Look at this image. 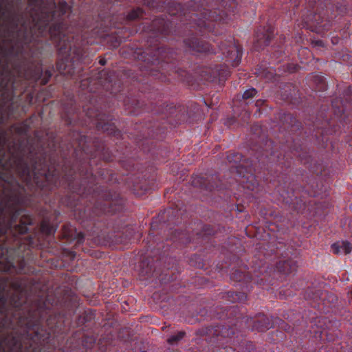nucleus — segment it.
<instances>
[{
    "label": "nucleus",
    "mask_w": 352,
    "mask_h": 352,
    "mask_svg": "<svg viewBox=\"0 0 352 352\" xmlns=\"http://www.w3.org/2000/svg\"><path fill=\"white\" fill-rule=\"evenodd\" d=\"M107 8L122 0H101ZM151 9L166 11L170 16H176L181 23L179 28L173 30V22L163 17H156L151 24L149 30L155 38L154 43L150 41L144 50L137 47L131 50L132 56L142 63L140 67L144 74L169 81L166 76L174 74V78L190 83L192 76L184 69L183 62L177 51L166 48L160 39L167 38L175 34L184 37L183 43L188 50L195 54L211 55L217 50L208 42L198 36L209 37L221 33L220 25L228 23L238 13L239 3L236 0H140ZM149 43V41H148Z\"/></svg>",
    "instance_id": "nucleus-1"
},
{
    "label": "nucleus",
    "mask_w": 352,
    "mask_h": 352,
    "mask_svg": "<svg viewBox=\"0 0 352 352\" xmlns=\"http://www.w3.org/2000/svg\"><path fill=\"white\" fill-rule=\"evenodd\" d=\"M31 8L30 14L32 24L25 20L23 14H12L9 16L12 31L16 32L21 47L18 52L22 54L24 48L36 37H43L49 34L51 40L58 48V58L56 63L57 70L65 76L74 77L79 76L81 67L78 65L85 62L83 45L95 43L92 38L104 37L109 28L123 29L129 32L127 36L118 35L113 43L118 47L126 37L137 33L140 29L130 28V23L142 19L144 11L140 8L132 10L127 15L114 16L109 10L108 16L100 13L98 17L101 21H96L93 25L87 21L76 22L69 25L64 19L66 14L72 12L71 6L63 0L58 4L47 0H28Z\"/></svg>",
    "instance_id": "nucleus-2"
},
{
    "label": "nucleus",
    "mask_w": 352,
    "mask_h": 352,
    "mask_svg": "<svg viewBox=\"0 0 352 352\" xmlns=\"http://www.w3.org/2000/svg\"><path fill=\"white\" fill-rule=\"evenodd\" d=\"M73 142L67 151L58 149L54 140L47 146L40 138L12 142L8 145V151L13 165L21 172L20 176H56L50 174L52 169L65 173L64 176H96L94 166L101 160L111 162L118 160L126 170H137L141 173H152L155 164L164 162L158 155L161 151L151 150L148 138L154 134L143 135L136 139L140 155L135 152L129 155L128 151L122 156H117L106 148L104 142L98 138L93 140L76 132L74 133Z\"/></svg>",
    "instance_id": "nucleus-3"
},
{
    "label": "nucleus",
    "mask_w": 352,
    "mask_h": 352,
    "mask_svg": "<svg viewBox=\"0 0 352 352\" xmlns=\"http://www.w3.org/2000/svg\"><path fill=\"white\" fill-rule=\"evenodd\" d=\"M251 131L259 139L251 148V157L244 158L241 153L237 152L229 151L227 153L226 162L232 176H245V174L255 176L259 168H266L268 162H275L281 168H289L294 157L305 165L312 162L309 151L300 143L299 140L291 137L282 142L280 136H278L280 151H275L278 147L274 145L275 141L261 135L263 130L260 124H254Z\"/></svg>",
    "instance_id": "nucleus-4"
},
{
    "label": "nucleus",
    "mask_w": 352,
    "mask_h": 352,
    "mask_svg": "<svg viewBox=\"0 0 352 352\" xmlns=\"http://www.w3.org/2000/svg\"><path fill=\"white\" fill-rule=\"evenodd\" d=\"M18 326L23 333L12 331L2 338L0 346L3 352H45V346L54 332L51 325V310L45 301L38 299L29 309L27 316L19 314Z\"/></svg>",
    "instance_id": "nucleus-5"
},
{
    "label": "nucleus",
    "mask_w": 352,
    "mask_h": 352,
    "mask_svg": "<svg viewBox=\"0 0 352 352\" xmlns=\"http://www.w3.org/2000/svg\"><path fill=\"white\" fill-rule=\"evenodd\" d=\"M348 98L349 96H346L344 101L342 98L332 100L331 110L333 118L329 119L327 115L324 116V113L321 112L317 115L314 121L309 119L305 121L307 127L305 133H309L315 138L320 147L327 146L329 140L328 135L337 131L336 126L344 127L352 120V101H348Z\"/></svg>",
    "instance_id": "nucleus-6"
},
{
    "label": "nucleus",
    "mask_w": 352,
    "mask_h": 352,
    "mask_svg": "<svg viewBox=\"0 0 352 352\" xmlns=\"http://www.w3.org/2000/svg\"><path fill=\"white\" fill-rule=\"evenodd\" d=\"M196 333L207 336V341L220 348V352H256L253 342L239 337V333L230 325L205 327L197 330Z\"/></svg>",
    "instance_id": "nucleus-7"
},
{
    "label": "nucleus",
    "mask_w": 352,
    "mask_h": 352,
    "mask_svg": "<svg viewBox=\"0 0 352 352\" xmlns=\"http://www.w3.org/2000/svg\"><path fill=\"white\" fill-rule=\"evenodd\" d=\"M68 183L69 190L82 197H87L91 194V199L94 200L92 210L93 213L99 215L100 214H114L122 210L124 200L120 193L107 190L103 187L96 186L94 189L86 188L82 186L74 187V183L77 182L76 177H61Z\"/></svg>",
    "instance_id": "nucleus-8"
},
{
    "label": "nucleus",
    "mask_w": 352,
    "mask_h": 352,
    "mask_svg": "<svg viewBox=\"0 0 352 352\" xmlns=\"http://www.w3.org/2000/svg\"><path fill=\"white\" fill-rule=\"evenodd\" d=\"M28 193L24 186L17 184L16 189H12L6 195V204L11 206L14 210L10 221L5 228H0V236L6 235L8 232H14L16 234H23L28 232V226L32 224V218L29 215H22V210L16 209L19 206H27L29 202Z\"/></svg>",
    "instance_id": "nucleus-9"
},
{
    "label": "nucleus",
    "mask_w": 352,
    "mask_h": 352,
    "mask_svg": "<svg viewBox=\"0 0 352 352\" xmlns=\"http://www.w3.org/2000/svg\"><path fill=\"white\" fill-rule=\"evenodd\" d=\"M334 0H314L316 11L310 21H307V28L317 34H323L330 30L332 21L338 14L347 12L346 6Z\"/></svg>",
    "instance_id": "nucleus-10"
},
{
    "label": "nucleus",
    "mask_w": 352,
    "mask_h": 352,
    "mask_svg": "<svg viewBox=\"0 0 352 352\" xmlns=\"http://www.w3.org/2000/svg\"><path fill=\"white\" fill-rule=\"evenodd\" d=\"M81 87L88 89L89 92H105V96L115 97L118 100L122 98L121 83L116 79L114 72L102 69L91 77L81 80Z\"/></svg>",
    "instance_id": "nucleus-11"
},
{
    "label": "nucleus",
    "mask_w": 352,
    "mask_h": 352,
    "mask_svg": "<svg viewBox=\"0 0 352 352\" xmlns=\"http://www.w3.org/2000/svg\"><path fill=\"white\" fill-rule=\"evenodd\" d=\"M268 266L262 264L258 270H254V274L247 270L245 267H239L233 268L230 273V279L236 282L240 287L245 291L250 292L253 288V285L265 286L267 285H274L273 280L267 272Z\"/></svg>",
    "instance_id": "nucleus-12"
},
{
    "label": "nucleus",
    "mask_w": 352,
    "mask_h": 352,
    "mask_svg": "<svg viewBox=\"0 0 352 352\" xmlns=\"http://www.w3.org/2000/svg\"><path fill=\"white\" fill-rule=\"evenodd\" d=\"M217 43L218 50L221 54V58L225 59L232 67L238 66L241 60L243 51L242 47L235 42L234 38L231 36L226 38L221 37Z\"/></svg>",
    "instance_id": "nucleus-13"
},
{
    "label": "nucleus",
    "mask_w": 352,
    "mask_h": 352,
    "mask_svg": "<svg viewBox=\"0 0 352 352\" xmlns=\"http://www.w3.org/2000/svg\"><path fill=\"white\" fill-rule=\"evenodd\" d=\"M24 76L28 80L34 82L41 81V84L45 85L52 76V71L47 69L43 72L41 63H31L25 69Z\"/></svg>",
    "instance_id": "nucleus-14"
},
{
    "label": "nucleus",
    "mask_w": 352,
    "mask_h": 352,
    "mask_svg": "<svg viewBox=\"0 0 352 352\" xmlns=\"http://www.w3.org/2000/svg\"><path fill=\"white\" fill-rule=\"evenodd\" d=\"M94 118V122L98 131H102L107 134L119 138L121 136V131H119L114 123L111 122V118L109 115L104 113H97Z\"/></svg>",
    "instance_id": "nucleus-15"
},
{
    "label": "nucleus",
    "mask_w": 352,
    "mask_h": 352,
    "mask_svg": "<svg viewBox=\"0 0 352 352\" xmlns=\"http://www.w3.org/2000/svg\"><path fill=\"white\" fill-rule=\"evenodd\" d=\"M277 190L283 198V202L292 206L295 210H300L305 208L306 201L302 196H298L299 192L296 190L287 188L281 191L280 188L278 187Z\"/></svg>",
    "instance_id": "nucleus-16"
},
{
    "label": "nucleus",
    "mask_w": 352,
    "mask_h": 352,
    "mask_svg": "<svg viewBox=\"0 0 352 352\" xmlns=\"http://www.w3.org/2000/svg\"><path fill=\"white\" fill-rule=\"evenodd\" d=\"M274 36V28L271 25L260 27L255 33L253 48L256 51L263 50L267 46Z\"/></svg>",
    "instance_id": "nucleus-17"
},
{
    "label": "nucleus",
    "mask_w": 352,
    "mask_h": 352,
    "mask_svg": "<svg viewBox=\"0 0 352 352\" xmlns=\"http://www.w3.org/2000/svg\"><path fill=\"white\" fill-rule=\"evenodd\" d=\"M280 126V128L283 131L288 133L289 135L292 134L298 135V132L302 129L301 122L296 120V118L290 113H280L279 116Z\"/></svg>",
    "instance_id": "nucleus-18"
},
{
    "label": "nucleus",
    "mask_w": 352,
    "mask_h": 352,
    "mask_svg": "<svg viewBox=\"0 0 352 352\" xmlns=\"http://www.w3.org/2000/svg\"><path fill=\"white\" fill-rule=\"evenodd\" d=\"M311 329L310 332L314 333L317 338L324 340L328 336L329 326L327 324V318L324 317H316L311 321Z\"/></svg>",
    "instance_id": "nucleus-19"
},
{
    "label": "nucleus",
    "mask_w": 352,
    "mask_h": 352,
    "mask_svg": "<svg viewBox=\"0 0 352 352\" xmlns=\"http://www.w3.org/2000/svg\"><path fill=\"white\" fill-rule=\"evenodd\" d=\"M195 236L194 232L190 230H180L179 229H175L173 230L170 229V235L167 238V241L170 240L173 243H179L181 245H186L194 240Z\"/></svg>",
    "instance_id": "nucleus-20"
},
{
    "label": "nucleus",
    "mask_w": 352,
    "mask_h": 352,
    "mask_svg": "<svg viewBox=\"0 0 352 352\" xmlns=\"http://www.w3.org/2000/svg\"><path fill=\"white\" fill-rule=\"evenodd\" d=\"M250 324H252V329L258 331H265L272 327H274L275 320L267 317L264 314H259L254 318H250Z\"/></svg>",
    "instance_id": "nucleus-21"
},
{
    "label": "nucleus",
    "mask_w": 352,
    "mask_h": 352,
    "mask_svg": "<svg viewBox=\"0 0 352 352\" xmlns=\"http://www.w3.org/2000/svg\"><path fill=\"white\" fill-rule=\"evenodd\" d=\"M25 179L23 182L28 186L30 183L34 182L36 184L37 188H39L41 192L45 193L47 191H52L56 187V185H52L50 183L54 181V179H58V177H23Z\"/></svg>",
    "instance_id": "nucleus-22"
},
{
    "label": "nucleus",
    "mask_w": 352,
    "mask_h": 352,
    "mask_svg": "<svg viewBox=\"0 0 352 352\" xmlns=\"http://www.w3.org/2000/svg\"><path fill=\"white\" fill-rule=\"evenodd\" d=\"M206 75L202 77L207 80H213L219 78V80H225L230 75V71L228 66L225 65H217L214 68L210 69L208 72L206 71Z\"/></svg>",
    "instance_id": "nucleus-23"
},
{
    "label": "nucleus",
    "mask_w": 352,
    "mask_h": 352,
    "mask_svg": "<svg viewBox=\"0 0 352 352\" xmlns=\"http://www.w3.org/2000/svg\"><path fill=\"white\" fill-rule=\"evenodd\" d=\"M62 237L67 241H76V245L82 244L85 239L82 232H78L76 229L70 224H65L62 228Z\"/></svg>",
    "instance_id": "nucleus-24"
},
{
    "label": "nucleus",
    "mask_w": 352,
    "mask_h": 352,
    "mask_svg": "<svg viewBox=\"0 0 352 352\" xmlns=\"http://www.w3.org/2000/svg\"><path fill=\"white\" fill-rule=\"evenodd\" d=\"M123 104L125 109L129 111L128 113L132 115H138L142 111L149 110L148 108L145 107L143 102L137 98L127 97L124 99Z\"/></svg>",
    "instance_id": "nucleus-25"
},
{
    "label": "nucleus",
    "mask_w": 352,
    "mask_h": 352,
    "mask_svg": "<svg viewBox=\"0 0 352 352\" xmlns=\"http://www.w3.org/2000/svg\"><path fill=\"white\" fill-rule=\"evenodd\" d=\"M297 269L296 261L291 258L287 259H281L277 262L276 268L274 271V275L276 273H279L283 275H287L289 274L295 272Z\"/></svg>",
    "instance_id": "nucleus-26"
},
{
    "label": "nucleus",
    "mask_w": 352,
    "mask_h": 352,
    "mask_svg": "<svg viewBox=\"0 0 352 352\" xmlns=\"http://www.w3.org/2000/svg\"><path fill=\"white\" fill-rule=\"evenodd\" d=\"M153 259L151 258H143L140 263V275L147 279L157 274L153 263Z\"/></svg>",
    "instance_id": "nucleus-27"
},
{
    "label": "nucleus",
    "mask_w": 352,
    "mask_h": 352,
    "mask_svg": "<svg viewBox=\"0 0 352 352\" xmlns=\"http://www.w3.org/2000/svg\"><path fill=\"white\" fill-rule=\"evenodd\" d=\"M309 84L315 91H324L327 88V82L323 76L318 74H311L308 77Z\"/></svg>",
    "instance_id": "nucleus-28"
},
{
    "label": "nucleus",
    "mask_w": 352,
    "mask_h": 352,
    "mask_svg": "<svg viewBox=\"0 0 352 352\" xmlns=\"http://www.w3.org/2000/svg\"><path fill=\"white\" fill-rule=\"evenodd\" d=\"M0 333L3 329H14V316L12 318L8 316L6 307L0 306Z\"/></svg>",
    "instance_id": "nucleus-29"
},
{
    "label": "nucleus",
    "mask_w": 352,
    "mask_h": 352,
    "mask_svg": "<svg viewBox=\"0 0 352 352\" xmlns=\"http://www.w3.org/2000/svg\"><path fill=\"white\" fill-rule=\"evenodd\" d=\"M331 249L335 254H347L351 252L352 245L348 241H341L332 244Z\"/></svg>",
    "instance_id": "nucleus-30"
},
{
    "label": "nucleus",
    "mask_w": 352,
    "mask_h": 352,
    "mask_svg": "<svg viewBox=\"0 0 352 352\" xmlns=\"http://www.w3.org/2000/svg\"><path fill=\"white\" fill-rule=\"evenodd\" d=\"M223 298L231 302H244L247 299V294L245 292H228L224 294Z\"/></svg>",
    "instance_id": "nucleus-31"
},
{
    "label": "nucleus",
    "mask_w": 352,
    "mask_h": 352,
    "mask_svg": "<svg viewBox=\"0 0 352 352\" xmlns=\"http://www.w3.org/2000/svg\"><path fill=\"white\" fill-rule=\"evenodd\" d=\"M40 229L41 232L45 235L51 236L55 234L57 226L51 223L49 220L44 219L41 223Z\"/></svg>",
    "instance_id": "nucleus-32"
},
{
    "label": "nucleus",
    "mask_w": 352,
    "mask_h": 352,
    "mask_svg": "<svg viewBox=\"0 0 352 352\" xmlns=\"http://www.w3.org/2000/svg\"><path fill=\"white\" fill-rule=\"evenodd\" d=\"M214 232L215 231L212 226L210 225H204L201 227V231L196 232V236L197 239H200L212 235L214 234Z\"/></svg>",
    "instance_id": "nucleus-33"
},
{
    "label": "nucleus",
    "mask_w": 352,
    "mask_h": 352,
    "mask_svg": "<svg viewBox=\"0 0 352 352\" xmlns=\"http://www.w3.org/2000/svg\"><path fill=\"white\" fill-rule=\"evenodd\" d=\"M186 335V332L184 331H179L175 335H172L170 336L167 342L169 344L173 345L177 344L178 342L182 340Z\"/></svg>",
    "instance_id": "nucleus-34"
},
{
    "label": "nucleus",
    "mask_w": 352,
    "mask_h": 352,
    "mask_svg": "<svg viewBox=\"0 0 352 352\" xmlns=\"http://www.w3.org/2000/svg\"><path fill=\"white\" fill-rule=\"evenodd\" d=\"M96 311L94 310H89L85 311L84 314L80 317L79 320L80 322L82 324H85L87 322H91L92 320L95 318Z\"/></svg>",
    "instance_id": "nucleus-35"
},
{
    "label": "nucleus",
    "mask_w": 352,
    "mask_h": 352,
    "mask_svg": "<svg viewBox=\"0 0 352 352\" xmlns=\"http://www.w3.org/2000/svg\"><path fill=\"white\" fill-rule=\"evenodd\" d=\"M308 179H309V182H311V181H314V182H316V183H322V179L323 177H307ZM317 188L318 189L317 190H313V192H309V194L310 195V196H316V195H320V193L322 192H325L326 190H327V188H324V190H322V188H319L318 187V184H317Z\"/></svg>",
    "instance_id": "nucleus-36"
},
{
    "label": "nucleus",
    "mask_w": 352,
    "mask_h": 352,
    "mask_svg": "<svg viewBox=\"0 0 352 352\" xmlns=\"http://www.w3.org/2000/svg\"><path fill=\"white\" fill-rule=\"evenodd\" d=\"M275 323L278 324L279 327L287 333H293L295 331L294 327H292L290 324L286 323L279 318L275 319Z\"/></svg>",
    "instance_id": "nucleus-37"
},
{
    "label": "nucleus",
    "mask_w": 352,
    "mask_h": 352,
    "mask_svg": "<svg viewBox=\"0 0 352 352\" xmlns=\"http://www.w3.org/2000/svg\"><path fill=\"white\" fill-rule=\"evenodd\" d=\"M8 144V138L6 131L0 133V155L5 153V147Z\"/></svg>",
    "instance_id": "nucleus-38"
},
{
    "label": "nucleus",
    "mask_w": 352,
    "mask_h": 352,
    "mask_svg": "<svg viewBox=\"0 0 352 352\" xmlns=\"http://www.w3.org/2000/svg\"><path fill=\"white\" fill-rule=\"evenodd\" d=\"M10 303L19 310L22 309L23 302L21 300L20 294H13L10 298Z\"/></svg>",
    "instance_id": "nucleus-39"
},
{
    "label": "nucleus",
    "mask_w": 352,
    "mask_h": 352,
    "mask_svg": "<svg viewBox=\"0 0 352 352\" xmlns=\"http://www.w3.org/2000/svg\"><path fill=\"white\" fill-rule=\"evenodd\" d=\"M340 63L346 65H352V54L347 51L340 52Z\"/></svg>",
    "instance_id": "nucleus-40"
},
{
    "label": "nucleus",
    "mask_w": 352,
    "mask_h": 352,
    "mask_svg": "<svg viewBox=\"0 0 352 352\" xmlns=\"http://www.w3.org/2000/svg\"><path fill=\"white\" fill-rule=\"evenodd\" d=\"M256 94L257 90L254 88H250L249 89L245 90L242 95L243 102L247 104L248 102H245V101L254 98V96H256Z\"/></svg>",
    "instance_id": "nucleus-41"
},
{
    "label": "nucleus",
    "mask_w": 352,
    "mask_h": 352,
    "mask_svg": "<svg viewBox=\"0 0 352 352\" xmlns=\"http://www.w3.org/2000/svg\"><path fill=\"white\" fill-rule=\"evenodd\" d=\"M251 111L249 109H246L245 107L243 109V116L241 118L242 124H248L250 118Z\"/></svg>",
    "instance_id": "nucleus-42"
},
{
    "label": "nucleus",
    "mask_w": 352,
    "mask_h": 352,
    "mask_svg": "<svg viewBox=\"0 0 352 352\" xmlns=\"http://www.w3.org/2000/svg\"><path fill=\"white\" fill-rule=\"evenodd\" d=\"M28 131V126L25 123L23 122L21 126H19L16 128V132L19 134H25Z\"/></svg>",
    "instance_id": "nucleus-43"
},
{
    "label": "nucleus",
    "mask_w": 352,
    "mask_h": 352,
    "mask_svg": "<svg viewBox=\"0 0 352 352\" xmlns=\"http://www.w3.org/2000/svg\"><path fill=\"white\" fill-rule=\"evenodd\" d=\"M7 304V298L3 294L2 292H0V306L6 307Z\"/></svg>",
    "instance_id": "nucleus-44"
},
{
    "label": "nucleus",
    "mask_w": 352,
    "mask_h": 352,
    "mask_svg": "<svg viewBox=\"0 0 352 352\" xmlns=\"http://www.w3.org/2000/svg\"><path fill=\"white\" fill-rule=\"evenodd\" d=\"M311 292H311V289H308V290L306 292L305 297H306V298H313V299H316V298H318L319 297V296H320V295H319V293H318V292H316V293L313 294V296H311V295H310V294H311Z\"/></svg>",
    "instance_id": "nucleus-45"
},
{
    "label": "nucleus",
    "mask_w": 352,
    "mask_h": 352,
    "mask_svg": "<svg viewBox=\"0 0 352 352\" xmlns=\"http://www.w3.org/2000/svg\"><path fill=\"white\" fill-rule=\"evenodd\" d=\"M298 66L294 64H289L287 67V71L289 73H294L297 71Z\"/></svg>",
    "instance_id": "nucleus-46"
},
{
    "label": "nucleus",
    "mask_w": 352,
    "mask_h": 352,
    "mask_svg": "<svg viewBox=\"0 0 352 352\" xmlns=\"http://www.w3.org/2000/svg\"><path fill=\"white\" fill-rule=\"evenodd\" d=\"M24 264H25V262L24 261H21V262L20 263V267H19V273H21V274H25L27 273V270L25 269V267H24Z\"/></svg>",
    "instance_id": "nucleus-47"
},
{
    "label": "nucleus",
    "mask_w": 352,
    "mask_h": 352,
    "mask_svg": "<svg viewBox=\"0 0 352 352\" xmlns=\"http://www.w3.org/2000/svg\"><path fill=\"white\" fill-rule=\"evenodd\" d=\"M206 177H194V179L192 180V183H203L205 182V179Z\"/></svg>",
    "instance_id": "nucleus-48"
},
{
    "label": "nucleus",
    "mask_w": 352,
    "mask_h": 352,
    "mask_svg": "<svg viewBox=\"0 0 352 352\" xmlns=\"http://www.w3.org/2000/svg\"><path fill=\"white\" fill-rule=\"evenodd\" d=\"M265 102V101L264 100L259 99L256 101V102L254 103V106L256 107H260L262 105H263Z\"/></svg>",
    "instance_id": "nucleus-49"
},
{
    "label": "nucleus",
    "mask_w": 352,
    "mask_h": 352,
    "mask_svg": "<svg viewBox=\"0 0 352 352\" xmlns=\"http://www.w3.org/2000/svg\"><path fill=\"white\" fill-rule=\"evenodd\" d=\"M236 122V118L233 117V118L228 119L226 122V124H227V125H232V124H233Z\"/></svg>",
    "instance_id": "nucleus-50"
},
{
    "label": "nucleus",
    "mask_w": 352,
    "mask_h": 352,
    "mask_svg": "<svg viewBox=\"0 0 352 352\" xmlns=\"http://www.w3.org/2000/svg\"><path fill=\"white\" fill-rule=\"evenodd\" d=\"M157 251L162 250V252L164 254H165V253H166V250H166V249H164V248H165V246H164V245H160V244H157Z\"/></svg>",
    "instance_id": "nucleus-51"
},
{
    "label": "nucleus",
    "mask_w": 352,
    "mask_h": 352,
    "mask_svg": "<svg viewBox=\"0 0 352 352\" xmlns=\"http://www.w3.org/2000/svg\"><path fill=\"white\" fill-rule=\"evenodd\" d=\"M12 287L14 288L16 290L21 289V285L19 283L14 282L12 283Z\"/></svg>",
    "instance_id": "nucleus-52"
},
{
    "label": "nucleus",
    "mask_w": 352,
    "mask_h": 352,
    "mask_svg": "<svg viewBox=\"0 0 352 352\" xmlns=\"http://www.w3.org/2000/svg\"><path fill=\"white\" fill-rule=\"evenodd\" d=\"M106 59L104 58H101L100 60H99V63L101 65H104L106 64Z\"/></svg>",
    "instance_id": "nucleus-53"
},
{
    "label": "nucleus",
    "mask_w": 352,
    "mask_h": 352,
    "mask_svg": "<svg viewBox=\"0 0 352 352\" xmlns=\"http://www.w3.org/2000/svg\"><path fill=\"white\" fill-rule=\"evenodd\" d=\"M82 179L79 181V182L80 183V184L82 183H85L87 182V179L89 178V177H81Z\"/></svg>",
    "instance_id": "nucleus-54"
},
{
    "label": "nucleus",
    "mask_w": 352,
    "mask_h": 352,
    "mask_svg": "<svg viewBox=\"0 0 352 352\" xmlns=\"http://www.w3.org/2000/svg\"><path fill=\"white\" fill-rule=\"evenodd\" d=\"M1 179H4L5 177H0ZM7 179H3L5 182H9V179H12V177H6Z\"/></svg>",
    "instance_id": "nucleus-55"
},
{
    "label": "nucleus",
    "mask_w": 352,
    "mask_h": 352,
    "mask_svg": "<svg viewBox=\"0 0 352 352\" xmlns=\"http://www.w3.org/2000/svg\"><path fill=\"white\" fill-rule=\"evenodd\" d=\"M338 38H333V39H332V43H333V44H336V43H338Z\"/></svg>",
    "instance_id": "nucleus-56"
},
{
    "label": "nucleus",
    "mask_w": 352,
    "mask_h": 352,
    "mask_svg": "<svg viewBox=\"0 0 352 352\" xmlns=\"http://www.w3.org/2000/svg\"><path fill=\"white\" fill-rule=\"evenodd\" d=\"M252 186H254V184H252ZM246 188H249V189H250V190H253L254 189V186L250 187V186H248V185H247Z\"/></svg>",
    "instance_id": "nucleus-57"
},
{
    "label": "nucleus",
    "mask_w": 352,
    "mask_h": 352,
    "mask_svg": "<svg viewBox=\"0 0 352 352\" xmlns=\"http://www.w3.org/2000/svg\"><path fill=\"white\" fill-rule=\"evenodd\" d=\"M317 45L322 46V41H317Z\"/></svg>",
    "instance_id": "nucleus-58"
},
{
    "label": "nucleus",
    "mask_w": 352,
    "mask_h": 352,
    "mask_svg": "<svg viewBox=\"0 0 352 352\" xmlns=\"http://www.w3.org/2000/svg\"><path fill=\"white\" fill-rule=\"evenodd\" d=\"M202 266H203V264L201 263H199L198 265H197L198 267H201Z\"/></svg>",
    "instance_id": "nucleus-59"
},
{
    "label": "nucleus",
    "mask_w": 352,
    "mask_h": 352,
    "mask_svg": "<svg viewBox=\"0 0 352 352\" xmlns=\"http://www.w3.org/2000/svg\"><path fill=\"white\" fill-rule=\"evenodd\" d=\"M349 297L352 298V290L349 293Z\"/></svg>",
    "instance_id": "nucleus-60"
},
{
    "label": "nucleus",
    "mask_w": 352,
    "mask_h": 352,
    "mask_svg": "<svg viewBox=\"0 0 352 352\" xmlns=\"http://www.w3.org/2000/svg\"><path fill=\"white\" fill-rule=\"evenodd\" d=\"M94 342H95V340L94 339H91V344H94Z\"/></svg>",
    "instance_id": "nucleus-61"
},
{
    "label": "nucleus",
    "mask_w": 352,
    "mask_h": 352,
    "mask_svg": "<svg viewBox=\"0 0 352 352\" xmlns=\"http://www.w3.org/2000/svg\"><path fill=\"white\" fill-rule=\"evenodd\" d=\"M5 290V285H2V292Z\"/></svg>",
    "instance_id": "nucleus-62"
},
{
    "label": "nucleus",
    "mask_w": 352,
    "mask_h": 352,
    "mask_svg": "<svg viewBox=\"0 0 352 352\" xmlns=\"http://www.w3.org/2000/svg\"><path fill=\"white\" fill-rule=\"evenodd\" d=\"M32 243V239H30V244H31Z\"/></svg>",
    "instance_id": "nucleus-63"
},
{
    "label": "nucleus",
    "mask_w": 352,
    "mask_h": 352,
    "mask_svg": "<svg viewBox=\"0 0 352 352\" xmlns=\"http://www.w3.org/2000/svg\"><path fill=\"white\" fill-rule=\"evenodd\" d=\"M206 176H208L207 175ZM208 176L212 177L214 176L213 175H209Z\"/></svg>",
    "instance_id": "nucleus-64"
}]
</instances>
